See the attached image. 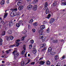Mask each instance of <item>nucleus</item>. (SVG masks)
I'll list each match as a JSON object with an SVG mask.
<instances>
[{"label": "nucleus", "instance_id": "obj_1", "mask_svg": "<svg viewBox=\"0 0 66 66\" xmlns=\"http://www.w3.org/2000/svg\"><path fill=\"white\" fill-rule=\"evenodd\" d=\"M45 28V25H42L40 27V30L39 31V36L40 37V38L41 39H42V42H44V41H45L46 40V37H44V34L43 33V31L42 30H43V29H44Z\"/></svg>", "mask_w": 66, "mask_h": 66}, {"label": "nucleus", "instance_id": "obj_2", "mask_svg": "<svg viewBox=\"0 0 66 66\" xmlns=\"http://www.w3.org/2000/svg\"><path fill=\"white\" fill-rule=\"evenodd\" d=\"M14 51H13L12 53L14 54V59H16L17 57V56L19 55V54L18 53H17V49L15 48L14 50Z\"/></svg>", "mask_w": 66, "mask_h": 66}, {"label": "nucleus", "instance_id": "obj_3", "mask_svg": "<svg viewBox=\"0 0 66 66\" xmlns=\"http://www.w3.org/2000/svg\"><path fill=\"white\" fill-rule=\"evenodd\" d=\"M10 15L11 17L16 16V12L14 11H12Z\"/></svg>", "mask_w": 66, "mask_h": 66}, {"label": "nucleus", "instance_id": "obj_4", "mask_svg": "<svg viewBox=\"0 0 66 66\" xmlns=\"http://www.w3.org/2000/svg\"><path fill=\"white\" fill-rule=\"evenodd\" d=\"M22 48H23V49L24 50H23L21 54H24L25 53V50L26 49V46L25 45H23L22 46Z\"/></svg>", "mask_w": 66, "mask_h": 66}, {"label": "nucleus", "instance_id": "obj_5", "mask_svg": "<svg viewBox=\"0 0 66 66\" xmlns=\"http://www.w3.org/2000/svg\"><path fill=\"white\" fill-rule=\"evenodd\" d=\"M32 7H33V6L32 5H29L27 6V8L28 10H31Z\"/></svg>", "mask_w": 66, "mask_h": 66}, {"label": "nucleus", "instance_id": "obj_6", "mask_svg": "<svg viewBox=\"0 0 66 66\" xmlns=\"http://www.w3.org/2000/svg\"><path fill=\"white\" fill-rule=\"evenodd\" d=\"M20 41V39H18L17 40H16V47H18L19 45H20V43H19V42Z\"/></svg>", "mask_w": 66, "mask_h": 66}, {"label": "nucleus", "instance_id": "obj_7", "mask_svg": "<svg viewBox=\"0 0 66 66\" xmlns=\"http://www.w3.org/2000/svg\"><path fill=\"white\" fill-rule=\"evenodd\" d=\"M55 21V19L54 18H52L51 19V20L50 21V23H51V24H52V23H53V22Z\"/></svg>", "mask_w": 66, "mask_h": 66}, {"label": "nucleus", "instance_id": "obj_8", "mask_svg": "<svg viewBox=\"0 0 66 66\" xmlns=\"http://www.w3.org/2000/svg\"><path fill=\"white\" fill-rule=\"evenodd\" d=\"M37 9V5H35L33 7L32 10L34 11H36Z\"/></svg>", "mask_w": 66, "mask_h": 66}, {"label": "nucleus", "instance_id": "obj_9", "mask_svg": "<svg viewBox=\"0 0 66 66\" xmlns=\"http://www.w3.org/2000/svg\"><path fill=\"white\" fill-rule=\"evenodd\" d=\"M22 1L21 0L19 1H18L17 3V5H18V6H19V5H21L22 4Z\"/></svg>", "mask_w": 66, "mask_h": 66}, {"label": "nucleus", "instance_id": "obj_10", "mask_svg": "<svg viewBox=\"0 0 66 66\" xmlns=\"http://www.w3.org/2000/svg\"><path fill=\"white\" fill-rule=\"evenodd\" d=\"M8 40H12L14 39V37L13 36H10L9 37L7 38Z\"/></svg>", "mask_w": 66, "mask_h": 66}, {"label": "nucleus", "instance_id": "obj_11", "mask_svg": "<svg viewBox=\"0 0 66 66\" xmlns=\"http://www.w3.org/2000/svg\"><path fill=\"white\" fill-rule=\"evenodd\" d=\"M23 8V5H21L19 6L18 7V10L19 11H21Z\"/></svg>", "mask_w": 66, "mask_h": 66}, {"label": "nucleus", "instance_id": "obj_12", "mask_svg": "<svg viewBox=\"0 0 66 66\" xmlns=\"http://www.w3.org/2000/svg\"><path fill=\"white\" fill-rule=\"evenodd\" d=\"M38 1V0H34L33 1L32 4H36L37 3Z\"/></svg>", "mask_w": 66, "mask_h": 66}, {"label": "nucleus", "instance_id": "obj_13", "mask_svg": "<svg viewBox=\"0 0 66 66\" xmlns=\"http://www.w3.org/2000/svg\"><path fill=\"white\" fill-rule=\"evenodd\" d=\"M5 3V1L4 0H2L0 2V4L1 5H4Z\"/></svg>", "mask_w": 66, "mask_h": 66}, {"label": "nucleus", "instance_id": "obj_14", "mask_svg": "<svg viewBox=\"0 0 66 66\" xmlns=\"http://www.w3.org/2000/svg\"><path fill=\"white\" fill-rule=\"evenodd\" d=\"M1 21L2 24H3V25H4L5 24V23L4 22V21H2V18L0 17V21Z\"/></svg>", "mask_w": 66, "mask_h": 66}, {"label": "nucleus", "instance_id": "obj_15", "mask_svg": "<svg viewBox=\"0 0 66 66\" xmlns=\"http://www.w3.org/2000/svg\"><path fill=\"white\" fill-rule=\"evenodd\" d=\"M45 61H41L39 62V64H40V65H44V64H45Z\"/></svg>", "mask_w": 66, "mask_h": 66}, {"label": "nucleus", "instance_id": "obj_16", "mask_svg": "<svg viewBox=\"0 0 66 66\" xmlns=\"http://www.w3.org/2000/svg\"><path fill=\"white\" fill-rule=\"evenodd\" d=\"M46 64L47 65H50L51 64V62L50 61H47L46 62Z\"/></svg>", "mask_w": 66, "mask_h": 66}, {"label": "nucleus", "instance_id": "obj_17", "mask_svg": "<svg viewBox=\"0 0 66 66\" xmlns=\"http://www.w3.org/2000/svg\"><path fill=\"white\" fill-rule=\"evenodd\" d=\"M46 45L45 43H44V44H42L40 45V47L41 48H43L44 47L46 46Z\"/></svg>", "mask_w": 66, "mask_h": 66}, {"label": "nucleus", "instance_id": "obj_18", "mask_svg": "<svg viewBox=\"0 0 66 66\" xmlns=\"http://www.w3.org/2000/svg\"><path fill=\"white\" fill-rule=\"evenodd\" d=\"M13 22L12 21H10L9 23V27H11V26L13 25Z\"/></svg>", "mask_w": 66, "mask_h": 66}, {"label": "nucleus", "instance_id": "obj_19", "mask_svg": "<svg viewBox=\"0 0 66 66\" xmlns=\"http://www.w3.org/2000/svg\"><path fill=\"white\" fill-rule=\"evenodd\" d=\"M3 43V40L1 38H0V45L1 46L2 45Z\"/></svg>", "mask_w": 66, "mask_h": 66}, {"label": "nucleus", "instance_id": "obj_20", "mask_svg": "<svg viewBox=\"0 0 66 66\" xmlns=\"http://www.w3.org/2000/svg\"><path fill=\"white\" fill-rule=\"evenodd\" d=\"M21 64L22 66H24L25 64V62L24 61H22L21 62Z\"/></svg>", "mask_w": 66, "mask_h": 66}, {"label": "nucleus", "instance_id": "obj_21", "mask_svg": "<svg viewBox=\"0 0 66 66\" xmlns=\"http://www.w3.org/2000/svg\"><path fill=\"white\" fill-rule=\"evenodd\" d=\"M50 11V10H49V9H47L45 11V14H48L49 13Z\"/></svg>", "mask_w": 66, "mask_h": 66}, {"label": "nucleus", "instance_id": "obj_22", "mask_svg": "<svg viewBox=\"0 0 66 66\" xmlns=\"http://www.w3.org/2000/svg\"><path fill=\"white\" fill-rule=\"evenodd\" d=\"M8 15V13H5L4 14V18H6V17Z\"/></svg>", "mask_w": 66, "mask_h": 66}, {"label": "nucleus", "instance_id": "obj_23", "mask_svg": "<svg viewBox=\"0 0 66 66\" xmlns=\"http://www.w3.org/2000/svg\"><path fill=\"white\" fill-rule=\"evenodd\" d=\"M61 5H66V2L64 1L63 2L61 3Z\"/></svg>", "mask_w": 66, "mask_h": 66}, {"label": "nucleus", "instance_id": "obj_24", "mask_svg": "<svg viewBox=\"0 0 66 66\" xmlns=\"http://www.w3.org/2000/svg\"><path fill=\"white\" fill-rule=\"evenodd\" d=\"M16 16H20V12H18L17 13L16 12Z\"/></svg>", "mask_w": 66, "mask_h": 66}, {"label": "nucleus", "instance_id": "obj_25", "mask_svg": "<svg viewBox=\"0 0 66 66\" xmlns=\"http://www.w3.org/2000/svg\"><path fill=\"white\" fill-rule=\"evenodd\" d=\"M59 55H56L55 56L54 59L55 60H56L57 59H59Z\"/></svg>", "mask_w": 66, "mask_h": 66}, {"label": "nucleus", "instance_id": "obj_26", "mask_svg": "<svg viewBox=\"0 0 66 66\" xmlns=\"http://www.w3.org/2000/svg\"><path fill=\"white\" fill-rule=\"evenodd\" d=\"M7 32L9 34H12V31H11V30H9L7 31Z\"/></svg>", "mask_w": 66, "mask_h": 66}, {"label": "nucleus", "instance_id": "obj_27", "mask_svg": "<svg viewBox=\"0 0 66 66\" xmlns=\"http://www.w3.org/2000/svg\"><path fill=\"white\" fill-rule=\"evenodd\" d=\"M53 42L54 43H58V41L57 40H53Z\"/></svg>", "mask_w": 66, "mask_h": 66}, {"label": "nucleus", "instance_id": "obj_28", "mask_svg": "<svg viewBox=\"0 0 66 66\" xmlns=\"http://www.w3.org/2000/svg\"><path fill=\"white\" fill-rule=\"evenodd\" d=\"M38 24V23L36 22H35L33 24V25L34 26H37Z\"/></svg>", "mask_w": 66, "mask_h": 66}, {"label": "nucleus", "instance_id": "obj_29", "mask_svg": "<svg viewBox=\"0 0 66 66\" xmlns=\"http://www.w3.org/2000/svg\"><path fill=\"white\" fill-rule=\"evenodd\" d=\"M27 30H24L22 32V34H25L27 33Z\"/></svg>", "mask_w": 66, "mask_h": 66}, {"label": "nucleus", "instance_id": "obj_30", "mask_svg": "<svg viewBox=\"0 0 66 66\" xmlns=\"http://www.w3.org/2000/svg\"><path fill=\"white\" fill-rule=\"evenodd\" d=\"M5 35V31H4L2 33V35L1 36H3V35Z\"/></svg>", "mask_w": 66, "mask_h": 66}, {"label": "nucleus", "instance_id": "obj_31", "mask_svg": "<svg viewBox=\"0 0 66 66\" xmlns=\"http://www.w3.org/2000/svg\"><path fill=\"white\" fill-rule=\"evenodd\" d=\"M29 43L31 44H32L34 43V40H31L30 41Z\"/></svg>", "mask_w": 66, "mask_h": 66}, {"label": "nucleus", "instance_id": "obj_32", "mask_svg": "<svg viewBox=\"0 0 66 66\" xmlns=\"http://www.w3.org/2000/svg\"><path fill=\"white\" fill-rule=\"evenodd\" d=\"M20 24L18 23H16V26L17 28H19L20 27Z\"/></svg>", "mask_w": 66, "mask_h": 66}, {"label": "nucleus", "instance_id": "obj_33", "mask_svg": "<svg viewBox=\"0 0 66 66\" xmlns=\"http://www.w3.org/2000/svg\"><path fill=\"white\" fill-rule=\"evenodd\" d=\"M33 46L32 45L30 44L29 45V48L30 49H32V48Z\"/></svg>", "mask_w": 66, "mask_h": 66}, {"label": "nucleus", "instance_id": "obj_34", "mask_svg": "<svg viewBox=\"0 0 66 66\" xmlns=\"http://www.w3.org/2000/svg\"><path fill=\"white\" fill-rule=\"evenodd\" d=\"M33 52L34 54H35L36 53V49H34Z\"/></svg>", "mask_w": 66, "mask_h": 66}, {"label": "nucleus", "instance_id": "obj_35", "mask_svg": "<svg viewBox=\"0 0 66 66\" xmlns=\"http://www.w3.org/2000/svg\"><path fill=\"white\" fill-rule=\"evenodd\" d=\"M47 23V21L46 20H45L43 22V24H46Z\"/></svg>", "mask_w": 66, "mask_h": 66}, {"label": "nucleus", "instance_id": "obj_36", "mask_svg": "<svg viewBox=\"0 0 66 66\" xmlns=\"http://www.w3.org/2000/svg\"><path fill=\"white\" fill-rule=\"evenodd\" d=\"M52 50V48H51V47H49L48 48V51L49 52H51V51Z\"/></svg>", "mask_w": 66, "mask_h": 66}, {"label": "nucleus", "instance_id": "obj_37", "mask_svg": "<svg viewBox=\"0 0 66 66\" xmlns=\"http://www.w3.org/2000/svg\"><path fill=\"white\" fill-rule=\"evenodd\" d=\"M65 58V55H63L62 57L61 58V60H63L64 59V58Z\"/></svg>", "mask_w": 66, "mask_h": 66}, {"label": "nucleus", "instance_id": "obj_38", "mask_svg": "<svg viewBox=\"0 0 66 66\" xmlns=\"http://www.w3.org/2000/svg\"><path fill=\"white\" fill-rule=\"evenodd\" d=\"M29 23H32L33 22V19H31L29 21Z\"/></svg>", "mask_w": 66, "mask_h": 66}, {"label": "nucleus", "instance_id": "obj_39", "mask_svg": "<svg viewBox=\"0 0 66 66\" xmlns=\"http://www.w3.org/2000/svg\"><path fill=\"white\" fill-rule=\"evenodd\" d=\"M11 49H9L8 51H6V52L7 53H10V52H11Z\"/></svg>", "mask_w": 66, "mask_h": 66}, {"label": "nucleus", "instance_id": "obj_40", "mask_svg": "<svg viewBox=\"0 0 66 66\" xmlns=\"http://www.w3.org/2000/svg\"><path fill=\"white\" fill-rule=\"evenodd\" d=\"M56 5V1H55L54 2L53 4V6H55Z\"/></svg>", "mask_w": 66, "mask_h": 66}, {"label": "nucleus", "instance_id": "obj_41", "mask_svg": "<svg viewBox=\"0 0 66 66\" xmlns=\"http://www.w3.org/2000/svg\"><path fill=\"white\" fill-rule=\"evenodd\" d=\"M22 20H21L19 21V24H21L22 23Z\"/></svg>", "mask_w": 66, "mask_h": 66}, {"label": "nucleus", "instance_id": "obj_42", "mask_svg": "<svg viewBox=\"0 0 66 66\" xmlns=\"http://www.w3.org/2000/svg\"><path fill=\"white\" fill-rule=\"evenodd\" d=\"M44 6L45 7L46 6L47 7L48 6V3H47V2H45V3Z\"/></svg>", "mask_w": 66, "mask_h": 66}, {"label": "nucleus", "instance_id": "obj_43", "mask_svg": "<svg viewBox=\"0 0 66 66\" xmlns=\"http://www.w3.org/2000/svg\"><path fill=\"white\" fill-rule=\"evenodd\" d=\"M47 9H49L48 8L47 6H45V7L44 8V10H47Z\"/></svg>", "mask_w": 66, "mask_h": 66}, {"label": "nucleus", "instance_id": "obj_44", "mask_svg": "<svg viewBox=\"0 0 66 66\" xmlns=\"http://www.w3.org/2000/svg\"><path fill=\"white\" fill-rule=\"evenodd\" d=\"M50 17H51V14H49L47 16V18L49 19Z\"/></svg>", "mask_w": 66, "mask_h": 66}, {"label": "nucleus", "instance_id": "obj_45", "mask_svg": "<svg viewBox=\"0 0 66 66\" xmlns=\"http://www.w3.org/2000/svg\"><path fill=\"white\" fill-rule=\"evenodd\" d=\"M25 38V37H24V36H23L21 38L22 40H24Z\"/></svg>", "mask_w": 66, "mask_h": 66}, {"label": "nucleus", "instance_id": "obj_46", "mask_svg": "<svg viewBox=\"0 0 66 66\" xmlns=\"http://www.w3.org/2000/svg\"><path fill=\"white\" fill-rule=\"evenodd\" d=\"M47 33H49L50 32V30H49V28H48L47 29Z\"/></svg>", "mask_w": 66, "mask_h": 66}, {"label": "nucleus", "instance_id": "obj_47", "mask_svg": "<svg viewBox=\"0 0 66 66\" xmlns=\"http://www.w3.org/2000/svg\"><path fill=\"white\" fill-rule=\"evenodd\" d=\"M32 32L34 33H35V32L36 31V30H35V29H32Z\"/></svg>", "mask_w": 66, "mask_h": 66}, {"label": "nucleus", "instance_id": "obj_48", "mask_svg": "<svg viewBox=\"0 0 66 66\" xmlns=\"http://www.w3.org/2000/svg\"><path fill=\"white\" fill-rule=\"evenodd\" d=\"M13 11H17L18 10L17 8H15L13 9Z\"/></svg>", "mask_w": 66, "mask_h": 66}, {"label": "nucleus", "instance_id": "obj_49", "mask_svg": "<svg viewBox=\"0 0 66 66\" xmlns=\"http://www.w3.org/2000/svg\"><path fill=\"white\" fill-rule=\"evenodd\" d=\"M30 62V59H28V62H27V63H26V64H28Z\"/></svg>", "mask_w": 66, "mask_h": 66}, {"label": "nucleus", "instance_id": "obj_50", "mask_svg": "<svg viewBox=\"0 0 66 66\" xmlns=\"http://www.w3.org/2000/svg\"><path fill=\"white\" fill-rule=\"evenodd\" d=\"M15 46V45H11L10 46V48H12V47H14Z\"/></svg>", "mask_w": 66, "mask_h": 66}, {"label": "nucleus", "instance_id": "obj_51", "mask_svg": "<svg viewBox=\"0 0 66 66\" xmlns=\"http://www.w3.org/2000/svg\"><path fill=\"white\" fill-rule=\"evenodd\" d=\"M28 27L29 29H30L31 28V25L30 24L28 25Z\"/></svg>", "mask_w": 66, "mask_h": 66}, {"label": "nucleus", "instance_id": "obj_52", "mask_svg": "<svg viewBox=\"0 0 66 66\" xmlns=\"http://www.w3.org/2000/svg\"><path fill=\"white\" fill-rule=\"evenodd\" d=\"M35 63L34 62H31V65H34L35 64Z\"/></svg>", "mask_w": 66, "mask_h": 66}, {"label": "nucleus", "instance_id": "obj_53", "mask_svg": "<svg viewBox=\"0 0 66 66\" xmlns=\"http://www.w3.org/2000/svg\"><path fill=\"white\" fill-rule=\"evenodd\" d=\"M47 48H44V49H42V51H44L46 50Z\"/></svg>", "mask_w": 66, "mask_h": 66}, {"label": "nucleus", "instance_id": "obj_54", "mask_svg": "<svg viewBox=\"0 0 66 66\" xmlns=\"http://www.w3.org/2000/svg\"><path fill=\"white\" fill-rule=\"evenodd\" d=\"M6 64H7V65H8V66H9V65H10V63H9V62H7Z\"/></svg>", "mask_w": 66, "mask_h": 66}, {"label": "nucleus", "instance_id": "obj_55", "mask_svg": "<svg viewBox=\"0 0 66 66\" xmlns=\"http://www.w3.org/2000/svg\"><path fill=\"white\" fill-rule=\"evenodd\" d=\"M26 1H27V2H31V0H26Z\"/></svg>", "mask_w": 66, "mask_h": 66}, {"label": "nucleus", "instance_id": "obj_56", "mask_svg": "<svg viewBox=\"0 0 66 66\" xmlns=\"http://www.w3.org/2000/svg\"><path fill=\"white\" fill-rule=\"evenodd\" d=\"M61 42H63V43H64V40H63L62 39L61 40Z\"/></svg>", "mask_w": 66, "mask_h": 66}, {"label": "nucleus", "instance_id": "obj_57", "mask_svg": "<svg viewBox=\"0 0 66 66\" xmlns=\"http://www.w3.org/2000/svg\"><path fill=\"white\" fill-rule=\"evenodd\" d=\"M9 0H7V4H8V3H9Z\"/></svg>", "mask_w": 66, "mask_h": 66}, {"label": "nucleus", "instance_id": "obj_58", "mask_svg": "<svg viewBox=\"0 0 66 66\" xmlns=\"http://www.w3.org/2000/svg\"><path fill=\"white\" fill-rule=\"evenodd\" d=\"M65 0H60V1H61V2H63V1H64Z\"/></svg>", "mask_w": 66, "mask_h": 66}, {"label": "nucleus", "instance_id": "obj_59", "mask_svg": "<svg viewBox=\"0 0 66 66\" xmlns=\"http://www.w3.org/2000/svg\"><path fill=\"white\" fill-rule=\"evenodd\" d=\"M0 66H5V65L4 64H1Z\"/></svg>", "mask_w": 66, "mask_h": 66}, {"label": "nucleus", "instance_id": "obj_60", "mask_svg": "<svg viewBox=\"0 0 66 66\" xmlns=\"http://www.w3.org/2000/svg\"><path fill=\"white\" fill-rule=\"evenodd\" d=\"M2 63H5V62L4 61H2Z\"/></svg>", "mask_w": 66, "mask_h": 66}, {"label": "nucleus", "instance_id": "obj_61", "mask_svg": "<svg viewBox=\"0 0 66 66\" xmlns=\"http://www.w3.org/2000/svg\"><path fill=\"white\" fill-rule=\"evenodd\" d=\"M43 59V57H41V58L39 59V60H42V59Z\"/></svg>", "mask_w": 66, "mask_h": 66}, {"label": "nucleus", "instance_id": "obj_62", "mask_svg": "<svg viewBox=\"0 0 66 66\" xmlns=\"http://www.w3.org/2000/svg\"><path fill=\"white\" fill-rule=\"evenodd\" d=\"M53 37L51 38V40H52L53 39Z\"/></svg>", "mask_w": 66, "mask_h": 66}, {"label": "nucleus", "instance_id": "obj_63", "mask_svg": "<svg viewBox=\"0 0 66 66\" xmlns=\"http://www.w3.org/2000/svg\"><path fill=\"white\" fill-rule=\"evenodd\" d=\"M28 56H29V57L30 56V54H28Z\"/></svg>", "mask_w": 66, "mask_h": 66}, {"label": "nucleus", "instance_id": "obj_64", "mask_svg": "<svg viewBox=\"0 0 66 66\" xmlns=\"http://www.w3.org/2000/svg\"><path fill=\"white\" fill-rule=\"evenodd\" d=\"M56 66H60V65H59V64H57L56 65Z\"/></svg>", "mask_w": 66, "mask_h": 66}]
</instances>
